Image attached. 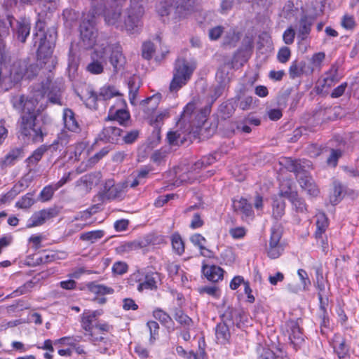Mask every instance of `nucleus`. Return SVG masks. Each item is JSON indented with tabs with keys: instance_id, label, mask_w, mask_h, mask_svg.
Returning <instances> with one entry per match:
<instances>
[{
	"instance_id": "1",
	"label": "nucleus",
	"mask_w": 359,
	"mask_h": 359,
	"mask_svg": "<svg viewBox=\"0 0 359 359\" xmlns=\"http://www.w3.org/2000/svg\"><path fill=\"white\" fill-rule=\"evenodd\" d=\"M93 7L95 6L97 8H101V14L104 12V17L106 23L114 25L118 28H124L128 33L133 34L138 33L142 27V18L144 13L142 4L137 0H131L130 5L127 11V18L123 23L121 18L122 4L126 0H109V7L104 11L102 9V0H91Z\"/></svg>"
},
{
	"instance_id": "2",
	"label": "nucleus",
	"mask_w": 359,
	"mask_h": 359,
	"mask_svg": "<svg viewBox=\"0 0 359 359\" xmlns=\"http://www.w3.org/2000/svg\"><path fill=\"white\" fill-rule=\"evenodd\" d=\"M196 104L194 102H189L177 122V129L167 134V140L170 146H178L182 144L187 139V135L194 132V128H201L206 121V118L210 112V107H205L199 112H196Z\"/></svg>"
},
{
	"instance_id": "3",
	"label": "nucleus",
	"mask_w": 359,
	"mask_h": 359,
	"mask_svg": "<svg viewBox=\"0 0 359 359\" xmlns=\"http://www.w3.org/2000/svg\"><path fill=\"white\" fill-rule=\"evenodd\" d=\"M38 11L39 19L36 22V32L34 34V46H36L38 43L37 48V60L42 65H47L49 62L53 63L54 59L53 58V52L55 46V32L53 30L47 37V34L45 32V22L44 18L53 11H47L43 13V15H39V10Z\"/></svg>"
},
{
	"instance_id": "4",
	"label": "nucleus",
	"mask_w": 359,
	"mask_h": 359,
	"mask_svg": "<svg viewBox=\"0 0 359 359\" xmlns=\"http://www.w3.org/2000/svg\"><path fill=\"white\" fill-rule=\"evenodd\" d=\"M280 163L286 170L295 174L299 185L307 194L313 197L318 195L319 189L308 171L311 165L310 161L284 157Z\"/></svg>"
},
{
	"instance_id": "5",
	"label": "nucleus",
	"mask_w": 359,
	"mask_h": 359,
	"mask_svg": "<svg viewBox=\"0 0 359 359\" xmlns=\"http://www.w3.org/2000/svg\"><path fill=\"white\" fill-rule=\"evenodd\" d=\"M100 311L84 312L81 316V325L82 329L85 331L84 336L94 346H100L97 351L102 354H105L109 350L110 341L108 338L103 336H99L95 330V324L97 323V318L101 315Z\"/></svg>"
},
{
	"instance_id": "6",
	"label": "nucleus",
	"mask_w": 359,
	"mask_h": 359,
	"mask_svg": "<svg viewBox=\"0 0 359 359\" xmlns=\"http://www.w3.org/2000/svg\"><path fill=\"white\" fill-rule=\"evenodd\" d=\"M195 0H180L175 3L174 0H162L156 5V11L161 17H167L174 11L175 19L187 18L193 11Z\"/></svg>"
},
{
	"instance_id": "7",
	"label": "nucleus",
	"mask_w": 359,
	"mask_h": 359,
	"mask_svg": "<svg viewBox=\"0 0 359 359\" xmlns=\"http://www.w3.org/2000/svg\"><path fill=\"white\" fill-rule=\"evenodd\" d=\"M36 116L34 111L24 113L21 116L20 133L23 140L27 143L41 142L43 140V133L40 126L35 123Z\"/></svg>"
},
{
	"instance_id": "8",
	"label": "nucleus",
	"mask_w": 359,
	"mask_h": 359,
	"mask_svg": "<svg viewBox=\"0 0 359 359\" xmlns=\"http://www.w3.org/2000/svg\"><path fill=\"white\" fill-rule=\"evenodd\" d=\"M101 12V8H97L95 6H93L92 10L91 16L89 15L85 18L80 25V34H81V46L86 49L94 48L97 44L100 43L103 40H100L98 43L96 42L97 31L95 27V15H100Z\"/></svg>"
},
{
	"instance_id": "9",
	"label": "nucleus",
	"mask_w": 359,
	"mask_h": 359,
	"mask_svg": "<svg viewBox=\"0 0 359 359\" xmlns=\"http://www.w3.org/2000/svg\"><path fill=\"white\" fill-rule=\"evenodd\" d=\"M196 69L194 63L185 60H178L175 66L173 77L170 82L169 89L171 92H177L185 86Z\"/></svg>"
},
{
	"instance_id": "10",
	"label": "nucleus",
	"mask_w": 359,
	"mask_h": 359,
	"mask_svg": "<svg viewBox=\"0 0 359 359\" xmlns=\"http://www.w3.org/2000/svg\"><path fill=\"white\" fill-rule=\"evenodd\" d=\"M100 49L107 53V59L109 57L110 63L114 71L121 69L125 64V57L122 53L121 48L118 44H111L107 40H104L99 43Z\"/></svg>"
},
{
	"instance_id": "11",
	"label": "nucleus",
	"mask_w": 359,
	"mask_h": 359,
	"mask_svg": "<svg viewBox=\"0 0 359 359\" xmlns=\"http://www.w3.org/2000/svg\"><path fill=\"white\" fill-rule=\"evenodd\" d=\"M157 273H145L143 271H137L131 275V280L138 283L137 289L139 292L144 290H155L157 288Z\"/></svg>"
},
{
	"instance_id": "12",
	"label": "nucleus",
	"mask_w": 359,
	"mask_h": 359,
	"mask_svg": "<svg viewBox=\"0 0 359 359\" xmlns=\"http://www.w3.org/2000/svg\"><path fill=\"white\" fill-rule=\"evenodd\" d=\"M216 161V158L213 156H204L201 160L196 161L191 168V170L187 173H183L179 176V177L174 182V185L179 187L184 182L193 183L197 180L196 172L198 170H200L207 165H211Z\"/></svg>"
},
{
	"instance_id": "13",
	"label": "nucleus",
	"mask_w": 359,
	"mask_h": 359,
	"mask_svg": "<svg viewBox=\"0 0 359 359\" xmlns=\"http://www.w3.org/2000/svg\"><path fill=\"white\" fill-rule=\"evenodd\" d=\"M90 59V62L86 67V71L95 75L103 73L104 66L107 65V53L100 49L99 44L94 48Z\"/></svg>"
},
{
	"instance_id": "14",
	"label": "nucleus",
	"mask_w": 359,
	"mask_h": 359,
	"mask_svg": "<svg viewBox=\"0 0 359 359\" xmlns=\"http://www.w3.org/2000/svg\"><path fill=\"white\" fill-rule=\"evenodd\" d=\"M281 236L282 233L279 229L271 228L269 243L266 248L268 256L271 259L279 257L284 250L283 245L280 243Z\"/></svg>"
},
{
	"instance_id": "15",
	"label": "nucleus",
	"mask_w": 359,
	"mask_h": 359,
	"mask_svg": "<svg viewBox=\"0 0 359 359\" xmlns=\"http://www.w3.org/2000/svg\"><path fill=\"white\" fill-rule=\"evenodd\" d=\"M37 67L34 65H27L25 61H18L15 62L11 69V74L13 79L18 81L24 76L30 79L36 74Z\"/></svg>"
},
{
	"instance_id": "16",
	"label": "nucleus",
	"mask_w": 359,
	"mask_h": 359,
	"mask_svg": "<svg viewBox=\"0 0 359 359\" xmlns=\"http://www.w3.org/2000/svg\"><path fill=\"white\" fill-rule=\"evenodd\" d=\"M126 187L124 184H114L112 180H109L104 187V197L109 200H121L126 194Z\"/></svg>"
},
{
	"instance_id": "17",
	"label": "nucleus",
	"mask_w": 359,
	"mask_h": 359,
	"mask_svg": "<svg viewBox=\"0 0 359 359\" xmlns=\"http://www.w3.org/2000/svg\"><path fill=\"white\" fill-rule=\"evenodd\" d=\"M43 97L41 93H39L29 99H26L24 95L15 96L12 99L13 106L18 110H22L24 112L26 109L27 111H32L35 110L36 105L40 100L39 98Z\"/></svg>"
},
{
	"instance_id": "18",
	"label": "nucleus",
	"mask_w": 359,
	"mask_h": 359,
	"mask_svg": "<svg viewBox=\"0 0 359 359\" xmlns=\"http://www.w3.org/2000/svg\"><path fill=\"white\" fill-rule=\"evenodd\" d=\"M58 212L55 208H50L36 212L28 220L27 227L31 228L42 225L47 220L57 215Z\"/></svg>"
},
{
	"instance_id": "19",
	"label": "nucleus",
	"mask_w": 359,
	"mask_h": 359,
	"mask_svg": "<svg viewBox=\"0 0 359 359\" xmlns=\"http://www.w3.org/2000/svg\"><path fill=\"white\" fill-rule=\"evenodd\" d=\"M287 327L290 343L293 346V348L297 350L304 344V335L297 321L292 320L289 322Z\"/></svg>"
},
{
	"instance_id": "20",
	"label": "nucleus",
	"mask_w": 359,
	"mask_h": 359,
	"mask_svg": "<svg viewBox=\"0 0 359 359\" xmlns=\"http://www.w3.org/2000/svg\"><path fill=\"white\" fill-rule=\"evenodd\" d=\"M340 76L338 74L337 67L332 66L328 72L325 73V77L322 81H318L316 86L318 93H322L325 88H330L335 83L339 82Z\"/></svg>"
},
{
	"instance_id": "21",
	"label": "nucleus",
	"mask_w": 359,
	"mask_h": 359,
	"mask_svg": "<svg viewBox=\"0 0 359 359\" xmlns=\"http://www.w3.org/2000/svg\"><path fill=\"white\" fill-rule=\"evenodd\" d=\"M62 120L66 130L74 133L81 132V126L75 116V114L72 109L69 108L64 109Z\"/></svg>"
},
{
	"instance_id": "22",
	"label": "nucleus",
	"mask_w": 359,
	"mask_h": 359,
	"mask_svg": "<svg viewBox=\"0 0 359 359\" xmlns=\"http://www.w3.org/2000/svg\"><path fill=\"white\" fill-rule=\"evenodd\" d=\"M302 11V3L299 0H289L284 5L282 15L284 18L291 20L297 18Z\"/></svg>"
},
{
	"instance_id": "23",
	"label": "nucleus",
	"mask_w": 359,
	"mask_h": 359,
	"mask_svg": "<svg viewBox=\"0 0 359 359\" xmlns=\"http://www.w3.org/2000/svg\"><path fill=\"white\" fill-rule=\"evenodd\" d=\"M315 22V18L311 15H303L297 28V37L301 40L306 39L310 34L311 27Z\"/></svg>"
},
{
	"instance_id": "24",
	"label": "nucleus",
	"mask_w": 359,
	"mask_h": 359,
	"mask_svg": "<svg viewBox=\"0 0 359 359\" xmlns=\"http://www.w3.org/2000/svg\"><path fill=\"white\" fill-rule=\"evenodd\" d=\"M202 273L206 278L212 282H218L222 280L224 270L216 265H206L202 266Z\"/></svg>"
},
{
	"instance_id": "25",
	"label": "nucleus",
	"mask_w": 359,
	"mask_h": 359,
	"mask_svg": "<svg viewBox=\"0 0 359 359\" xmlns=\"http://www.w3.org/2000/svg\"><path fill=\"white\" fill-rule=\"evenodd\" d=\"M57 144V142H54L50 145L43 144L38 147L33 151L32 154L27 158L26 162L27 163V166L32 167L36 165L37 163L41 159L43 154L48 149H56L55 145Z\"/></svg>"
},
{
	"instance_id": "26",
	"label": "nucleus",
	"mask_w": 359,
	"mask_h": 359,
	"mask_svg": "<svg viewBox=\"0 0 359 359\" xmlns=\"http://www.w3.org/2000/svg\"><path fill=\"white\" fill-rule=\"evenodd\" d=\"M108 119L116 121L120 125L126 126L130 120V114L126 109H116V107L111 106L109 110Z\"/></svg>"
},
{
	"instance_id": "27",
	"label": "nucleus",
	"mask_w": 359,
	"mask_h": 359,
	"mask_svg": "<svg viewBox=\"0 0 359 359\" xmlns=\"http://www.w3.org/2000/svg\"><path fill=\"white\" fill-rule=\"evenodd\" d=\"M123 130L116 126H108L103 128L100 139L111 143H117L122 136Z\"/></svg>"
},
{
	"instance_id": "28",
	"label": "nucleus",
	"mask_w": 359,
	"mask_h": 359,
	"mask_svg": "<svg viewBox=\"0 0 359 359\" xmlns=\"http://www.w3.org/2000/svg\"><path fill=\"white\" fill-rule=\"evenodd\" d=\"M332 346L335 353L339 359H348V348L345 341L340 336H334Z\"/></svg>"
},
{
	"instance_id": "29",
	"label": "nucleus",
	"mask_w": 359,
	"mask_h": 359,
	"mask_svg": "<svg viewBox=\"0 0 359 359\" xmlns=\"http://www.w3.org/2000/svg\"><path fill=\"white\" fill-rule=\"evenodd\" d=\"M24 3L32 4L38 1L36 10H39V15L43 16V13L53 11L56 9L57 0H21Z\"/></svg>"
},
{
	"instance_id": "30",
	"label": "nucleus",
	"mask_w": 359,
	"mask_h": 359,
	"mask_svg": "<svg viewBox=\"0 0 359 359\" xmlns=\"http://www.w3.org/2000/svg\"><path fill=\"white\" fill-rule=\"evenodd\" d=\"M30 33V23L25 19L17 22L15 36L20 41L24 43Z\"/></svg>"
},
{
	"instance_id": "31",
	"label": "nucleus",
	"mask_w": 359,
	"mask_h": 359,
	"mask_svg": "<svg viewBox=\"0 0 359 359\" xmlns=\"http://www.w3.org/2000/svg\"><path fill=\"white\" fill-rule=\"evenodd\" d=\"M216 340L218 344H226L230 339V332L228 326L224 323H218L215 328Z\"/></svg>"
},
{
	"instance_id": "32",
	"label": "nucleus",
	"mask_w": 359,
	"mask_h": 359,
	"mask_svg": "<svg viewBox=\"0 0 359 359\" xmlns=\"http://www.w3.org/2000/svg\"><path fill=\"white\" fill-rule=\"evenodd\" d=\"M98 175L99 174L95 173L85 175L76 181V186L82 187L85 191H88L92 189L93 185L97 183Z\"/></svg>"
},
{
	"instance_id": "33",
	"label": "nucleus",
	"mask_w": 359,
	"mask_h": 359,
	"mask_svg": "<svg viewBox=\"0 0 359 359\" xmlns=\"http://www.w3.org/2000/svg\"><path fill=\"white\" fill-rule=\"evenodd\" d=\"M233 208L235 211L243 214L245 217H250L252 215L253 211L251 204L245 198H240L233 201Z\"/></svg>"
},
{
	"instance_id": "34",
	"label": "nucleus",
	"mask_w": 359,
	"mask_h": 359,
	"mask_svg": "<svg viewBox=\"0 0 359 359\" xmlns=\"http://www.w3.org/2000/svg\"><path fill=\"white\" fill-rule=\"evenodd\" d=\"M109 151L108 147L102 148L99 152L96 153L93 157L90 158L88 163L84 164L82 163L77 168L79 172H84L88 168L93 166L97 163L102 158L106 156Z\"/></svg>"
},
{
	"instance_id": "35",
	"label": "nucleus",
	"mask_w": 359,
	"mask_h": 359,
	"mask_svg": "<svg viewBox=\"0 0 359 359\" xmlns=\"http://www.w3.org/2000/svg\"><path fill=\"white\" fill-rule=\"evenodd\" d=\"M292 205V209L298 214L302 215L307 214V205L303 198H299L297 194H292L290 197Z\"/></svg>"
},
{
	"instance_id": "36",
	"label": "nucleus",
	"mask_w": 359,
	"mask_h": 359,
	"mask_svg": "<svg viewBox=\"0 0 359 359\" xmlns=\"http://www.w3.org/2000/svg\"><path fill=\"white\" fill-rule=\"evenodd\" d=\"M241 38V33L234 28H231L225 33L223 43L226 46L235 47Z\"/></svg>"
},
{
	"instance_id": "37",
	"label": "nucleus",
	"mask_w": 359,
	"mask_h": 359,
	"mask_svg": "<svg viewBox=\"0 0 359 359\" xmlns=\"http://www.w3.org/2000/svg\"><path fill=\"white\" fill-rule=\"evenodd\" d=\"M147 246V241L143 240H135L130 242L123 243L121 247L122 252H129L131 251L137 250Z\"/></svg>"
},
{
	"instance_id": "38",
	"label": "nucleus",
	"mask_w": 359,
	"mask_h": 359,
	"mask_svg": "<svg viewBox=\"0 0 359 359\" xmlns=\"http://www.w3.org/2000/svg\"><path fill=\"white\" fill-rule=\"evenodd\" d=\"M87 288L93 293L97 294H109L114 292V289L104 285L97 284L95 282H90L87 284Z\"/></svg>"
},
{
	"instance_id": "39",
	"label": "nucleus",
	"mask_w": 359,
	"mask_h": 359,
	"mask_svg": "<svg viewBox=\"0 0 359 359\" xmlns=\"http://www.w3.org/2000/svg\"><path fill=\"white\" fill-rule=\"evenodd\" d=\"M316 217V231L315 236L316 238H319L328 226V221L327 217L323 213L318 214Z\"/></svg>"
},
{
	"instance_id": "40",
	"label": "nucleus",
	"mask_w": 359,
	"mask_h": 359,
	"mask_svg": "<svg viewBox=\"0 0 359 359\" xmlns=\"http://www.w3.org/2000/svg\"><path fill=\"white\" fill-rule=\"evenodd\" d=\"M174 318L186 330H189L193 326L192 319L180 309H177L175 310Z\"/></svg>"
},
{
	"instance_id": "41",
	"label": "nucleus",
	"mask_w": 359,
	"mask_h": 359,
	"mask_svg": "<svg viewBox=\"0 0 359 359\" xmlns=\"http://www.w3.org/2000/svg\"><path fill=\"white\" fill-rule=\"evenodd\" d=\"M172 248L173 251L178 255H182L184 252V243L178 233H175L170 238Z\"/></svg>"
},
{
	"instance_id": "42",
	"label": "nucleus",
	"mask_w": 359,
	"mask_h": 359,
	"mask_svg": "<svg viewBox=\"0 0 359 359\" xmlns=\"http://www.w3.org/2000/svg\"><path fill=\"white\" fill-rule=\"evenodd\" d=\"M169 152L170 149L168 147H161L154 151L151 156V161L157 165L164 163Z\"/></svg>"
},
{
	"instance_id": "43",
	"label": "nucleus",
	"mask_w": 359,
	"mask_h": 359,
	"mask_svg": "<svg viewBox=\"0 0 359 359\" xmlns=\"http://www.w3.org/2000/svg\"><path fill=\"white\" fill-rule=\"evenodd\" d=\"M99 97L100 100H109L118 95V91L111 86H104L100 89Z\"/></svg>"
},
{
	"instance_id": "44",
	"label": "nucleus",
	"mask_w": 359,
	"mask_h": 359,
	"mask_svg": "<svg viewBox=\"0 0 359 359\" xmlns=\"http://www.w3.org/2000/svg\"><path fill=\"white\" fill-rule=\"evenodd\" d=\"M23 150L22 148H15L11 149L5 156L4 164L10 165L13 164L17 160L22 158Z\"/></svg>"
},
{
	"instance_id": "45",
	"label": "nucleus",
	"mask_w": 359,
	"mask_h": 359,
	"mask_svg": "<svg viewBox=\"0 0 359 359\" xmlns=\"http://www.w3.org/2000/svg\"><path fill=\"white\" fill-rule=\"evenodd\" d=\"M154 317L159 320L162 325L168 329H170V324H172V320L169 314L161 309H156L153 312Z\"/></svg>"
},
{
	"instance_id": "46",
	"label": "nucleus",
	"mask_w": 359,
	"mask_h": 359,
	"mask_svg": "<svg viewBox=\"0 0 359 359\" xmlns=\"http://www.w3.org/2000/svg\"><path fill=\"white\" fill-rule=\"evenodd\" d=\"M104 236V231L102 230H95L82 233L80 239L85 241H89L91 243L97 242Z\"/></svg>"
},
{
	"instance_id": "47",
	"label": "nucleus",
	"mask_w": 359,
	"mask_h": 359,
	"mask_svg": "<svg viewBox=\"0 0 359 359\" xmlns=\"http://www.w3.org/2000/svg\"><path fill=\"white\" fill-rule=\"evenodd\" d=\"M74 154V160L80 161L85 158L88 155L87 150V144L85 142H79L75 144L74 151H72Z\"/></svg>"
},
{
	"instance_id": "48",
	"label": "nucleus",
	"mask_w": 359,
	"mask_h": 359,
	"mask_svg": "<svg viewBox=\"0 0 359 359\" xmlns=\"http://www.w3.org/2000/svg\"><path fill=\"white\" fill-rule=\"evenodd\" d=\"M285 203L282 199H276L273 203V217L276 219H280L285 214Z\"/></svg>"
},
{
	"instance_id": "49",
	"label": "nucleus",
	"mask_w": 359,
	"mask_h": 359,
	"mask_svg": "<svg viewBox=\"0 0 359 359\" xmlns=\"http://www.w3.org/2000/svg\"><path fill=\"white\" fill-rule=\"evenodd\" d=\"M304 67L305 64L303 62L298 63L297 61L292 62L289 68L290 77L294 79L301 76L304 74Z\"/></svg>"
},
{
	"instance_id": "50",
	"label": "nucleus",
	"mask_w": 359,
	"mask_h": 359,
	"mask_svg": "<svg viewBox=\"0 0 359 359\" xmlns=\"http://www.w3.org/2000/svg\"><path fill=\"white\" fill-rule=\"evenodd\" d=\"M87 97L84 102L86 107L89 109H96L97 108V102L100 101L99 95L93 90H88L87 92Z\"/></svg>"
},
{
	"instance_id": "51",
	"label": "nucleus",
	"mask_w": 359,
	"mask_h": 359,
	"mask_svg": "<svg viewBox=\"0 0 359 359\" xmlns=\"http://www.w3.org/2000/svg\"><path fill=\"white\" fill-rule=\"evenodd\" d=\"M161 99V95L160 93H156L149 97H147L146 100L142 101V104H148L149 107L147 108V111L149 112L150 111L155 110L158 106L160 101Z\"/></svg>"
},
{
	"instance_id": "52",
	"label": "nucleus",
	"mask_w": 359,
	"mask_h": 359,
	"mask_svg": "<svg viewBox=\"0 0 359 359\" xmlns=\"http://www.w3.org/2000/svg\"><path fill=\"white\" fill-rule=\"evenodd\" d=\"M147 327L150 333L149 343L153 344L158 338L159 325L156 321L150 320L147 322Z\"/></svg>"
},
{
	"instance_id": "53",
	"label": "nucleus",
	"mask_w": 359,
	"mask_h": 359,
	"mask_svg": "<svg viewBox=\"0 0 359 359\" xmlns=\"http://www.w3.org/2000/svg\"><path fill=\"white\" fill-rule=\"evenodd\" d=\"M297 275L302 284V290L304 291L309 290V287L311 286V282L309 278L307 272L305 270L300 269L297 271Z\"/></svg>"
},
{
	"instance_id": "54",
	"label": "nucleus",
	"mask_w": 359,
	"mask_h": 359,
	"mask_svg": "<svg viewBox=\"0 0 359 359\" xmlns=\"http://www.w3.org/2000/svg\"><path fill=\"white\" fill-rule=\"evenodd\" d=\"M94 329L99 336L104 337V334L112 330L113 327L106 322L97 321Z\"/></svg>"
},
{
	"instance_id": "55",
	"label": "nucleus",
	"mask_w": 359,
	"mask_h": 359,
	"mask_svg": "<svg viewBox=\"0 0 359 359\" xmlns=\"http://www.w3.org/2000/svg\"><path fill=\"white\" fill-rule=\"evenodd\" d=\"M155 51L154 45L151 41H146L142 44V57L147 60L152 57Z\"/></svg>"
},
{
	"instance_id": "56",
	"label": "nucleus",
	"mask_w": 359,
	"mask_h": 359,
	"mask_svg": "<svg viewBox=\"0 0 359 359\" xmlns=\"http://www.w3.org/2000/svg\"><path fill=\"white\" fill-rule=\"evenodd\" d=\"M57 190L53 184L46 186L40 193L41 200L43 201H49L53 197L54 192Z\"/></svg>"
},
{
	"instance_id": "57",
	"label": "nucleus",
	"mask_w": 359,
	"mask_h": 359,
	"mask_svg": "<svg viewBox=\"0 0 359 359\" xmlns=\"http://www.w3.org/2000/svg\"><path fill=\"white\" fill-rule=\"evenodd\" d=\"M170 116L169 111L168 109H165L161 112H159L158 114H156L155 116H152L150 118V123L152 126H154L155 127H158V125L163 122V121L167 118H168Z\"/></svg>"
},
{
	"instance_id": "58",
	"label": "nucleus",
	"mask_w": 359,
	"mask_h": 359,
	"mask_svg": "<svg viewBox=\"0 0 359 359\" xmlns=\"http://www.w3.org/2000/svg\"><path fill=\"white\" fill-rule=\"evenodd\" d=\"M295 30L292 26L287 28L283 34V40L284 43L287 45H290L293 43L295 38Z\"/></svg>"
},
{
	"instance_id": "59",
	"label": "nucleus",
	"mask_w": 359,
	"mask_h": 359,
	"mask_svg": "<svg viewBox=\"0 0 359 359\" xmlns=\"http://www.w3.org/2000/svg\"><path fill=\"white\" fill-rule=\"evenodd\" d=\"M190 241L194 245L198 247L199 250H204V245L207 241L201 234L195 233L190 237Z\"/></svg>"
},
{
	"instance_id": "60",
	"label": "nucleus",
	"mask_w": 359,
	"mask_h": 359,
	"mask_svg": "<svg viewBox=\"0 0 359 359\" xmlns=\"http://www.w3.org/2000/svg\"><path fill=\"white\" fill-rule=\"evenodd\" d=\"M34 204L32 195L27 194L21 198L17 203V206L20 208L26 209L30 208Z\"/></svg>"
},
{
	"instance_id": "61",
	"label": "nucleus",
	"mask_w": 359,
	"mask_h": 359,
	"mask_svg": "<svg viewBox=\"0 0 359 359\" xmlns=\"http://www.w3.org/2000/svg\"><path fill=\"white\" fill-rule=\"evenodd\" d=\"M343 191L344 189L341 184L339 182H334L333 195L331 196V201L335 203H338L341 198Z\"/></svg>"
},
{
	"instance_id": "62",
	"label": "nucleus",
	"mask_w": 359,
	"mask_h": 359,
	"mask_svg": "<svg viewBox=\"0 0 359 359\" xmlns=\"http://www.w3.org/2000/svg\"><path fill=\"white\" fill-rule=\"evenodd\" d=\"M291 55L290 50L287 46H283L278 52L277 58L278 60L281 63L287 62Z\"/></svg>"
},
{
	"instance_id": "63",
	"label": "nucleus",
	"mask_w": 359,
	"mask_h": 359,
	"mask_svg": "<svg viewBox=\"0 0 359 359\" xmlns=\"http://www.w3.org/2000/svg\"><path fill=\"white\" fill-rule=\"evenodd\" d=\"M224 91V86L219 83L212 87L210 92V99L211 103H213L218 97H219Z\"/></svg>"
},
{
	"instance_id": "64",
	"label": "nucleus",
	"mask_w": 359,
	"mask_h": 359,
	"mask_svg": "<svg viewBox=\"0 0 359 359\" xmlns=\"http://www.w3.org/2000/svg\"><path fill=\"white\" fill-rule=\"evenodd\" d=\"M48 100L50 102L53 104H62L61 103V90L60 88L53 89L49 92Z\"/></svg>"
}]
</instances>
